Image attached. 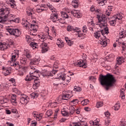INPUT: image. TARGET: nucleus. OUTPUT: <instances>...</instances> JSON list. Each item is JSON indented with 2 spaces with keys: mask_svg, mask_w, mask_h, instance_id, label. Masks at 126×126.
<instances>
[{
  "mask_svg": "<svg viewBox=\"0 0 126 126\" xmlns=\"http://www.w3.org/2000/svg\"><path fill=\"white\" fill-rule=\"evenodd\" d=\"M100 84L104 86L105 90H109L115 84L116 80L113 75L107 74L106 75H102L99 77Z\"/></svg>",
  "mask_w": 126,
  "mask_h": 126,
  "instance_id": "nucleus-1",
  "label": "nucleus"
},
{
  "mask_svg": "<svg viewBox=\"0 0 126 126\" xmlns=\"http://www.w3.org/2000/svg\"><path fill=\"white\" fill-rule=\"evenodd\" d=\"M10 11L8 8L0 7V23L2 22L3 19L6 18H10V20H12L15 18V15L9 14Z\"/></svg>",
  "mask_w": 126,
  "mask_h": 126,
  "instance_id": "nucleus-2",
  "label": "nucleus"
},
{
  "mask_svg": "<svg viewBox=\"0 0 126 126\" xmlns=\"http://www.w3.org/2000/svg\"><path fill=\"white\" fill-rule=\"evenodd\" d=\"M98 22L96 23V25H98L100 28H103L104 35L109 33V29L107 27V18L105 15L98 17Z\"/></svg>",
  "mask_w": 126,
  "mask_h": 126,
  "instance_id": "nucleus-3",
  "label": "nucleus"
},
{
  "mask_svg": "<svg viewBox=\"0 0 126 126\" xmlns=\"http://www.w3.org/2000/svg\"><path fill=\"white\" fill-rule=\"evenodd\" d=\"M19 57V51L17 50H14L13 52L11 54V61H10V64L11 66H14L16 67V69L18 70L20 68V65L17 62H15V58Z\"/></svg>",
  "mask_w": 126,
  "mask_h": 126,
  "instance_id": "nucleus-4",
  "label": "nucleus"
},
{
  "mask_svg": "<svg viewBox=\"0 0 126 126\" xmlns=\"http://www.w3.org/2000/svg\"><path fill=\"white\" fill-rule=\"evenodd\" d=\"M32 24H30L26 20H23L22 22V24L24 27H29L30 30H37L38 25L36 24V21H32Z\"/></svg>",
  "mask_w": 126,
  "mask_h": 126,
  "instance_id": "nucleus-5",
  "label": "nucleus"
},
{
  "mask_svg": "<svg viewBox=\"0 0 126 126\" xmlns=\"http://www.w3.org/2000/svg\"><path fill=\"white\" fill-rule=\"evenodd\" d=\"M6 30L10 35H13L15 37H19L21 35V31L17 29H14L13 28H7Z\"/></svg>",
  "mask_w": 126,
  "mask_h": 126,
  "instance_id": "nucleus-6",
  "label": "nucleus"
},
{
  "mask_svg": "<svg viewBox=\"0 0 126 126\" xmlns=\"http://www.w3.org/2000/svg\"><path fill=\"white\" fill-rule=\"evenodd\" d=\"M30 74L32 75V76L34 79L39 78L40 77V75H41V72L36 68L35 67H30Z\"/></svg>",
  "mask_w": 126,
  "mask_h": 126,
  "instance_id": "nucleus-7",
  "label": "nucleus"
},
{
  "mask_svg": "<svg viewBox=\"0 0 126 126\" xmlns=\"http://www.w3.org/2000/svg\"><path fill=\"white\" fill-rule=\"evenodd\" d=\"M58 70L47 71L44 70L42 71V75L43 77H48V76H54L57 73Z\"/></svg>",
  "mask_w": 126,
  "mask_h": 126,
  "instance_id": "nucleus-8",
  "label": "nucleus"
},
{
  "mask_svg": "<svg viewBox=\"0 0 126 126\" xmlns=\"http://www.w3.org/2000/svg\"><path fill=\"white\" fill-rule=\"evenodd\" d=\"M20 102L21 104H27L29 102V97L26 94H22L20 97Z\"/></svg>",
  "mask_w": 126,
  "mask_h": 126,
  "instance_id": "nucleus-9",
  "label": "nucleus"
},
{
  "mask_svg": "<svg viewBox=\"0 0 126 126\" xmlns=\"http://www.w3.org/2000/svg\"><path fill=\"white\" fill-rule=\"evenodd\" d=\"M57 79H62V80H63L64 81H66L67 83H69L70 81V78L69 77V79H66V78H65V74L63 73H60L57 74V77H56Z\"/></svg>",
  "mask_w": 126,
  "mask_h": 126,
  "instance_id": "nucleus-10",
  "label": "nucleus"
},
{
  "mask_svg": "<svg viewBox=\"0 0 126 126\" xmlns=\"http://www.w3.org/2000/svg\"><path fill=\"white\" fill-rule=\"evenodd\" d=\"M71 13L76 18H80L82 16V14L78 10H73L71 11Z\"/></svg>",
  "mask_w": 126,
  "mask_h": 126,
  "instance_id": "nucleus-11",
  "label": "nucleus"
},
{
  "mask_svg": "<svg viewBox=\"0 0 126 126\" xmlns=\"http://www.w3.org/2000/svg\"><path fill=\"white\" fill-rule=\"evenodd\" d=\"M69 126H88V124L85 122L80 121V122H73L72 124H69Z\"/></svg>",
  "mask_w": 126,
  "mask_h": 126,
  "instance_id": "nucleus-12",
  "label": "nucleus"
},
{
  "mask_svg": "<svg viewBox=\"0 0 126 126\" xmlns=\"http://www.w3.org/2000/svg\"><path fill=\"white\" fill-rule=\"evenodd\" d=\"M40 47L41 48V53H46V52H48L49 50V47H48V44L46 43H42L40 45Z\"/></svg>",
  "mask_w": 126,
  "mask_h": 126,
  "instance_id": "nucleus-13",
  "label": "nucleus"
},
{
  "mask_svg": "<svg viewBox=\"0 0 126 126\" xmlns=\"http://www.w3.org/2000/svg\"><path fill=\"white\" fill-rule=\"evenodd\" d=\"M56 45L60 49H63L64 47V42L61 38H58L57 40Z\"/></svg>",
  "mask_w": 126,
  "mask_h": 126,
  "instance_id": "nucleus-14",
  "label": "nucleus"
},
{
  "mask_svg": "<svg viewBox=\"0 0 126 126\" xmlns=\"http://www.w3.org/2000/svg\"><path fill=\"white\" fill-rule=\"evenodd\" d=\"M102 35L104 37V31L103 30L99 31L94 32V36L96 39H99V38H100Z\"/></svg>",
  "mask_w": 126,
  "mask_h": 126,
  "instance_id": "nucleus-15",
  "label": "nucleus"
},
{
  "mask_svg": "<svg viewBox=\"0 0 126 126\" xmlns=\"http://www.w3.org/2000/svg\"><path fill=\"white\" fill-rule=\"evenodd\" d=\"M75 64H78L80 67H83V68H86L87 67V64L82 60H80L77 63H75Z\"/></svg>",
  "mask_w": 126,
  "mask_h": 126,
  "instance_id": "nucleus-16",
  "label": "nucleus"
},
{
  "mask_svg": "<svg viewBox=\"0 0 126 126\" xmlns=\"http://www.w3.org/2000/svg\"><path fill=\"white\" fill-rule=\"evenodd\" d=\"M46 8V5L45 4H41L40 6H38L36 8V11L39 13L40 12H43V11H45Z\"/></svg>",
  "mask_w": 126,
  "mask_h": 126,
  "instance_id": "nucleus-17",
  "label": "nucleus"
},
{
  "mask_svg": "<svg viewBox=\"0 0 126 126\" xmlns=\"http://www.w3.org/2000/svg\"><path fill=\"white\" fill-rule=\"evenodd\" d=\"M7 47L8 45L6 42L3 41L0 42V50H1V51H5V50L7 49Z\"/></svg>",
  "mask_w": 126,
  "mask_h": 126,
  "instance_id": "nucleus-18",
  "label": "nucleus"
},
{
  "mask_svg": "<svg viewBox=\"0 0 126 126\" xmlns=\"http://www.w3.org/2000/svg\"><path fill=\"white\" fill-rule=\"evenodd\" d=\"M100 44L102 46V47H103V48L107 46V38H106V37L103 36V38H101V40H100Z\"/></svg>",
  "mask_w": 126,
  "mask_h": 126,
  "instance_id": "nucleus-19",
  "label": "nucleus"
},
{
  "mask_svg": "<svg viewBox=\"0 0 126 126\" xmlns=\"http://www.w3.org/2000/svg\"><path fill=\"white\" fill-rule=\"evenodd\" d=\"M2 69L3 70V72H2L3 74H4L5 76L8 75L9 74H10V72H11V70L8 69V68L2 67Z\"/></svg>",
  "mask_w": 126,
  "mask_h": 126,
  "instance_id": "nucleus-20",
  "label": "nucleus"
},
{
  "mask_svg": "<svg viewBox=\"0 0 126 126\" xmlns=\"http://www.w3.org/2000/svg\"><path fill=\"white\" fill-rule=\"evenodd\" d=\"M48 38L49 35L47 34H43L39 35V40H40L41 42H44V41H46V40H47V39H48Z\"/></svg>",
  "mask_w": 126,
  "mask_h": 126,
  "instance_id": "nucleus-21",
  "label": "nucleus"
},
{
  "mask_svg": "<svg viewBox=\"0 0 126 126\" xmlns=\"http://www.w3.org/2000/svg\"><path fill=\"white\" fill-rule=\"evenodd\" d=\"M20 63L22 64H27V58L25 57V55H22L20 59Z\"/></svg>",
  "mask_w": 126,
  "mask_h": 126,
  "instance_id": "nucleus-22",
  "label": "nucleus"
},
{
  "mask_svg": "<svg viewBox=\"0 0 126 126\" xmlns=\"http://www.w3.org/2000/svg\"><path fill=\"white\" fill-rule=\"evenodd\" d=\"M76 32H77L78 34V37L79 38H80V39H84V38H85V37L84 36H85V33L81 32V31H80V29H79V28H78V30L76 31Z\"/></svg>",
  "mask_w": 126,
  "mask_h": 126,
  "instance_id": "nucleus-23",
  "label": "nucleus"
},
{
  "mask_svg": "<svg viewBox=\"0 0 126 126\" xmlns=\"http://www.w3.org/2000/svg\"><path fill=\"white\" fill-rule=\"evenodd\" d=\"M11 102L12 104L15 106L16 104H17V101H16V95L15 94H12L11 96Z\"/></svg>",
  "mask_w": 126,
  "mask_h": 126,
  "instance_id": "nucleus-24",
  "label": "nucleus"
},
{
  "mask_svg": "<svg viewBox=\"0 0 126 126\" xmlns=\"http://www.w3.org/2000/svg\"><path fill=\"white\" fill-rule=\"evenodd\" d=\"M78 28L77 27H73L72 26H68L67 27V31H74L76 32L78 30Z\"/></svg>",
  "mask_w": 126,
  "mask_h": 126,
  "instance_id": "nucleus-25",
  "label": "nucleus"
},
{
  "mask_svg": "<svg viewBox=\"0 0 126 126\" xmlns=\"http://www.w3.org/2000/svg\"><path fill=\"white\" fill-rule=\"evenodd\" d=\"M50 19H51L53 22H56L57 23H58V21L59 20L58 16L55 14H51Z\"/></svg>",
  "mask_w": 126,
  "mask_h": 126,
  "instance_id": "nucleus-26",
  "label": "nucleus"
},
{
  "mask_svg": "<svg viewBox=\"0 0 126 126\" xmlns=\"http://www.w3.org/2000/svg\"><path fill=\"white\" fill-rule=\"evenodd\" d=\"M39 62H40V59H36L34 58L32 60L30 63L31 65H33V64H38L39 63Z\"/></svg>",
  "mask_w": 126,
  "mask_h": 126,
  "instance_id": "nucleus-27",
  "label": "nucleus"
},
{
  "mask_svg": "<svg viewBox=\"0 0 126 126\" xmlns=\"http://www.w3.org/2000/svg\"><path fill=\"white\" fill-rule=\"evenodd\" d=\"M72 97V94H65L62 95L63 100H68V99H70Z\"/></svg>",
  "mask_w": 126,
  "mask_h": 126,
  "instance_id": "nucleus-28",
  "label": "nucleus"
},
{
  "mask_svg": "<svg viewBox=\"0 0 126 126\" xmlns=\"http://www.w3.org/2000/svg\"><path fill=\"white\" fill-rule=\"evenodd\" d=\"M88 25L90 27L89 29L91 31H94V22L92 21L91 22H88Z\"/></svg>",
  "mask_w": 126,
  "mask_h": 126,
  "instance_id": "nucleus-29",
  "label": "nucleus"
},
{
  "mask_svg": "<svg viewBox=\"0 0 126 126\" xmlns=\"http://www.w3.org/2000/svg\"><path fill=\"white\" fill-rule=\"evenodd\" d=\"M34 12V10L33 8H31L30 7H28L27 8V14L29 16H32V14Z\"/></svg>",
  "mask_w": 126,
  "mask_h": 126,
  "instance_id": "nucleus-30",
  "label": "nucleus"
},
{
  "mask_svg": "<svg viewBox=\"0 0 126 126\" xmlns=\"http://www.w3.org/2000/svg\"><path fill=\"white\" fill-rule=\"evenodd\" d=\"M117 62L118 64H122L125 62V58L123 57L117 58Z\"/></svg>",
  "mask_w": 126,
  "mask_h": 126,
  "instance_id": "nucleus-31",
  "label": "nucleus"
},
{
  "mask_svg": "<svg viewBox=\"0 0 126 126\" xmlns=\"http://www.w3.org/2000/svg\"><path fill=\"white\" fill-rule=\"evenodd\" d=\"M78 4H79V1L77 0H74L72 1V5L74 8H77L78 7Z\"/></svg>",
  "mask_w": 126,
  "mask_h": 126,
  "instance_id": "nucleus-32",
  "label": "nucleus"
},
{
  "mask_svg": "<svg viewBox=\"0 0 126 126\" xmlns=\"http://www.w3.org/2000/svg\"><path fill=\"white\" fill-rule=\"evenodd\" d=\"M40 85V81L38 79H34V84L33 85V88L34 89H36L38 87H39V85Z\"/></svg>",
  "mask_w": 126,
  "mask_h": 126,
  "instance_id": "nucleus-33",
  "label": "nucleus"
},
{
  "mask_svg": "<svg viewBox=\"0 0 126 126\" xmlns=\"http://www.w3.org/2000/svg\"><path fill=\"white\" fill-rule=\"evenodd\" d=\"M78 102H79L78 101V99H73L72 101H70L69 104L71 106H76V105H77L78 104Z\"/></svg>",
  "mask_w": 126,
  "mask_h": 126,
  "instance_id": "nucleus-34",
  "label": "nucleus"
},
{
  "mask_svg": "<svg viewBox=\"0 0 126 126\" xmlns=\"http://www.w3.org/2000/svg\"><path fill=\"white\" fill-rule=\"evenodd\" d=\"M30 45L33 50L38 48V43L35 42H31Z\"/></svg>",
  "mask_w": 126,
  "mask_h": 126,
  "instance_id": "nucleus-35",
  "label": "nucleus"
},
{
  "mask_svg": "<svg viewBox=\"0 0 126 126\" xmlns=\"http://www.w3.org/2000/svg\"><path fill=\"white\" fill-rule=\"evenodd\" d=\"M123 18V17L120 14H117V15L114 16L112 17L113 19H115V20H121Z\"/></svg>",
  "mask_w": 126,
  "mask_h": 126,
  "instance_id": "nucleus-36",
  "label": "nucleus"
},
{
  "mask_svg": "<svg viewBox=\"0 0 126 126\" xmlns=\"http://www.w3.org/2000/svg\"><path fill=\"white\" fill-rule=\"evenodd\" d=\"M47 6H48V8L51 10V12H55L56 11V8L52 5V4H50L49 3H48L47 4Z\"/></svg>",
  "mask_w": 126,
  "mask_h": 126,
  "instance_id": "nucleus-37",
  "label": "nucleus"
},
{
  "mask_svg": "<svg viewBox=\"0 0 126 126\" xmlns=\"http://www.w3.org/2000/svg\"><path fill=\"white\" fill-rule=\"evenodd\" d=\"M33 79H34L33 76L31 75V74H30L29 75H27L25 80L26 81H31L32 80H33Z\"/></svg>",
  "mask_w": 126,
  "mask_h": 126,
  "instance_id": "nucleus-38",
  "label": "nucleus"
},
{
  "mask_svg": "<svg viewBox=\"0 0 126 126\" xmlns=\"http://www.w3.org/2000/svg\"><path fill=\"white\" fill-rule=\"evenodd\" d=\"M29 33L32 36H36L37 35V30H30Z\"/></svg>",
  "mask_w": 126,
  "mask_h": 126,
  "instance_id": "nucleus-39",
  "label": "nucleus"
},
{
  "mask_svg": "<svg viewBox=\"0 0 126 126\" xmlns=\"http://www.w3.org/2000/svg\"><path fill=\"white\" fill-rule=\"evenodd\" d=\"M97 1V3H98L100 5L103 6V5H105V3L107 2V0H96Z\"/></svg>",
  "mask_w": 126,
  "mask_h": 126,
  "instance_id": "nucleus-40",
  "label": "nucleus"
},
{
  "mask_svg": "<svg viewBox=\"0 0 126 126\" xmlns=\"http://www.w3.org/2000/svg\"><path fill=\"white\" fill-rule=\"evenodd\" d=\"M61 13L62 17L64 18V19H66L68 17V15L64 11H61Z\"/></svg>",
  "mask_w": 126,
  "mask_h": 126,
  "instance_id": "nucleus-41",
  "label": "nucleus"
},
{
  "mask_svg": "<svg viewBox=\"0 0 126 126\" xmlns=\"http://www.w3.org/2000/svg\"><path fill=\"white\" fill-rule=\"evenodd\" d=\"M57 23L59 24L60 26H62V24H64L65 23V21L64 19H59Z\"/></svg>",
  "mask_w": 126,
  "mask_h": 126,
  "instance_id": "nucleus-42",
  "label": "nucleus"
},
{
  "mask_svg": "<svg viewBox=\"0 0 126 126\" xmlns=\"http://www.w3.org/2000/svg\"><path fill=\"white\" fill-rule=\"evenodd\" d=\"M119 41H120V39H122L123 38H126V34L125 33V32H121L119 33Z\"/></svg>",
  "mask_w": 126,
  "mask_h": 126,
  "instance_id": "nucleus-43",
  "label": "nucleus"
},
{
  "mask_svg": "<svg viewBox=\"0 0 126 126\" xmlns=\"http://www.w3.org/2000/svg\"><path fill=\"white\" fill-rule=\"evenodd\" d=\"M7 102L6 98H3V96H0V104H4Z\"/></svg>",
  "mask_w": 126,
  "mask_h": 126,
  "instance_id": "nucleus-44",
  "label": "nucleus"
},
{
  "mask_svg": "<svg viewBox=\"0 0 126 126\" xmlns=\"http://www.w3.org/2000/svg\"><path fill=\"white\" fill-rule=\"evenodd\" d=\"M91 11H95L96 13H99V12L100 11V10L98 9H95V7L94 6H92L90 8Z\"/></svg>",
  "mask_w": 126,
  "mask_h": 126,
  "instance_id": "nucleus-45",
  "label": "nucleus"
},
{
  "mask_svg": "<svg viewBox=\"0 0 126 126\" xmlns=\"http://www.w3.org/2000/svg\"><path fill=\"white\" fill-rule=\"evenodd\" d=\"M121 108V105L119 103L116 104L114 106H113V109L115 110V111H118L119 109Z\"/></svg>",
  "mask_w": 126,
  "mask_h": 126,
  "instance_id": "nucleus-46",
  "label": "nucleus"
},
{
  "mask_svg": "<svg viewBox=\"0 0 126 126\" xmlns=\"http://www.w3.org/2000/svg\"><path fill=\"white\" fill-rule=\"evenodd\" d=\"M38 94L37 93H33L31 94L30 95L31 98H32V99H35V98H37V97L38 96Z\"/></svg>",
  "mask_w": 126,
  "mask_h": 126,
  "instance_id": "nucleus-47",
  "label": "nucleus"
},
{
  "mask_svg": "<svg viewBox=\"0 0 126 126\" xmlns=\"http://www.w3.org/2000/svg\"><path fill=\"white\" fill-rule=\"evenodd\" d=\"M81 104L83 106H86L87 104H89V100L88 99H85L81 101Z\"/></svg>",
  "mask_w": 126,
  "mask_h": 126,
  "instance_id": "nucleus-48",
  "label": "nucleus"
},
{
  "mask_svg": "<svg viewBox=\"0 0 126 126\" xmlns=\"http://www.w3.org/2000/svg\"><path fill=\"white\" fill-rule=\"evenodd\" d=\"M26 41H27L28 43H30V42H31L32 41H33V38H31L30 37V36L29 35H26Z\"/></svg>",
  "mask_w": 126,
  "mask_h": 126,
  "instance_id": "nucleus-49",
  "label": "nucleus"
},
{
  "mask_svg": "<svg viewBox=\"0 0 126 126\" xmlns=\"http://www.w3.org/2000/svg\"><path fill=\"white\" fill-rule=\"evenodd\" d=\"M53 114V111L51 110H47L46 113V116H47L48 117H51L52 115Z\"/></svg>",
  "mask_w": 126,
  "mask_h": 126,
  "instance_id": "nucleus-50",
  "label": "nucleus"
},
{
  "mask_svg": "<svg viewBox=\"0 0 126 126\" xmlns=\"http://www.w3.org/2000/svg\"><path fill=\"white\" fill-rule=\"evenodd\" d=\"M49 106L51 107V108H55V107H57L58 106V103L57 102H50Z\"/></svg>",
  "mask_w": 126,
  "mask_h": 126,
  "instance_id": "nucleus-51",
  "label": "nucleus"
},
{
  "mask_svg": "<svg viewBox=\"0 0 126 126\" xmlns=\"http://www.w3.org/2000/svg\"><path fill=\"white\" fill-rule=\"evenodd\" d=\"M43 117V114L42 113L40 114H37V115L36 116V121H40V120H42V118Z\"/></svg>",
  "mask_w": 126,
  "mask_h": 126,
  "instance_id": "nucleus-52",
  "label": "nucleus"
},
{
  "mask_svg": "<svg viewBox=\"0 0 126 126\" xmlns=\"http://www.w3.org/2000/svg\"><path fill=\"white\" fill-rule=\"evenodd\" d=\"M51 28L52 32L53 33V36L54 37H56V36H57V33H56V31H55V27H54V26H51Z\"/></svg>",
  "mask_w": 126,
  "mask_h": 126,
  "instance_id": "nucleus-53",
  "label": "nucleus"
},
{
  "mask_svg": "<svg viewBox=\"0 0 126 126\" xmlns=\"http://www.w3.org/2000/svg\"><path fill=\"white\" fill-rule=\"evenodd\" d=\"M9 21L10 22H15V23H19V18H15V19H12V20H9Z\"/></svg>",
  "mask_w": 126,
  "mask_h": 126,
  "instance_id": "nucleus-54",
  "label": "nucleus"
},
{
  "mask_svg": "<svg viewBox=\"0 0 126 126\" xmlns=\"http://www.w3.org/2000/svg\"><path fill=\"white\" fill-rule=\"evenodd\" d=\"M116 20H117L112 18V20L109 21L110 25H112V26H115V25H116Z\"/></svg>",
  "mask_w": 126,
  "mask_h": 126,
  "instance_id": "nucleus-55",
  "label": "nucleus"
},
{
  "mask_svg": "<svg viewBox=\"0 0 126 126\" xmlns=\"http://www.w3.org/2000/svg\"><path fill=\"white\" fill-rule=\"evenodd\" d=\"M74 91H77V92H80L81 91V88L79 87L75 86L74 87Z\"/></svg>",
  "mask_w": 126,
  "mask_h": 126,
  "instance_id": "nucleus-56",
  "label": "nucleus"
},
{
  "mask_svg": "<svg viewBox=\"0 0 126 126\" xmlns=\"http://www.w3.org/2000/svg\"><path fill=\"white\" fill-rule=\"evenodd\" d=\"M103 106V102H98L96 103V108H100V107H102Z\"/></svg>",
  "mask_w": 126,
  "mask_h": 126,
  "instance_id": "nucleus-57",
  "label": "nucleus"
},
{
  "mask_svg": "<svg viewBox=\"0 0 126 126\" xmlns=\"http://www.w3.org/2000/svg\"><path fill=\"white\" fill-rule=\"evenodd\" d=\"M59 64H60L59 61H56L54 63L53 67L55 68H58Z\"/></svg>",
  "mask_w": 126,
  "mask_h": 126,
  "instance_id": "nucleus-58",
  "label": "nucleus"
},
{
  "mask_svg": "<svg viewBox=\"0 0 126 126\" xmlns=\"http://www.w3.org/2000/svg\"><path fill=\"white\" fill-rule=\"evenodd\" d=\"M82 31L84 33L87 32V27L86 25H84L82 27Z\"/></svg>",
  "mask_w": 126,
  "mask_h": 126,
  "instance_id": "nucleus-59",
  "label": "nucleus"
},
{
  "mask_svg": "<svg viewBox=\"0 0 126 126\" xmlns=\"http://www.w3.org/2000/svg\"><path fill=\"white\" fill-rule=\"evenodd\" d=\"M69 110L70 111V115H73V114L74 113V107H70L69 108Z\"/></svg>",
  "mask_w": 126,
  "mask_h": 126,
  "instance_id": "nucleus-60",
  "label": "nucleus"
},
{
  "mask_svg": "<svg viewBox=\"0 0 126 126\" xmlns=\"http://www.w3.org/2000/svg\"><path fill=\"white\" fill-rule=\"evenodd\" d=\"M100 122V120L99 119H96L94 122V126H98L99 123Z\"/></svg>",
  "mask_w": 126,
  "mask_h": 126,
  "instance_id": "nucleus-61",
  "label": "nucleus"
},
{
  "mask_svg": "<svg viewBox=\"0 0 126 126\" xmlns=\"http://www.w3.org/2000/svg\"><path fill=\"white\" fill-rule=\"evenodd\" d=\"M105 125H106V126H108L109 124H110V123H111V120L109 118H106L105 120Z\"/></svg>",
  "mask_w": 126,
  "mask_h": 126,
  "instance_id": "nucleus-62",
  "label": "nucleus"
},
{
  "mask_svg": "<svg viewBox=\"0 0 126 126\" xmlns=\"http://www.w3.org/2000/svg\"><path fill=\"white\" fill-rule=\"evenodd\" d=\"M121 123V126H126V120H125V119L122 120Z\"/></svg>",
  "mask_w": 126,
  "mask_h": 126,
  "instance_id": "nucleus-63",
  "label": "nucleus"
},
{
  "mask_svg": "<svg viewBox=\"0 0 126 126\" xmlns=\"http://www.w3.org/2000/svg\"><path fill=\"white\" fill-rule=\"evenodd\" d=\"M25 58H27L28 59H31V55L29 52H27L25 54Z\"/></svg>",
  "mask_w": 126,
  "mask_h": 126,
  "instance_id": "nucleus-64",
  "label": "nucleus"
}]
</instances>
